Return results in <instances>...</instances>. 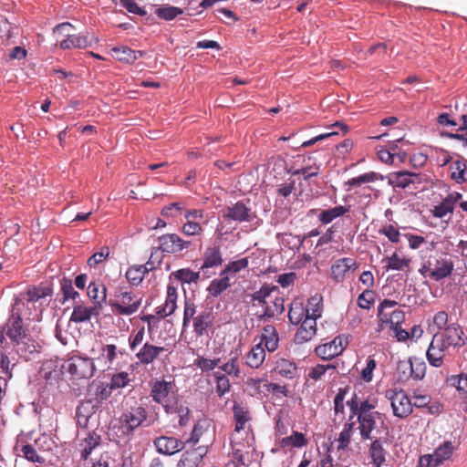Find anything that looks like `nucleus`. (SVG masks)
<instances>
[{"label": "nucleus", "instance_id": "obj_1", "mask_svg": "<svg viewBox=\"0 0 467 467\" xmlns=\"http://www.w3.org/2000/svg\"><path fill=\"white\" fill-rule=\"evenodd\" d=\"M377 405L376 398L368 397L362 400L357 393H354L347 401V406L349 409V420L357 418L355 422L358 423V430L363 441L373 440L375 437L380 436L382 432L389 436V427L383 414L376 410Z\"/></svg>", "mask_w": 467, "mask_h": 467}, {"label": "nucleus", "instance_id": "obj_2", "mask_svg": "<svg viewBox=\"0 0 467 467\" xmlns=\"http://www.w3.org/2000/svg\"><path fill=\"white\" fill-rule=\"evenodd\" d=\"M24 305L22 298H15V302L12 305V315L7 325L6 335L17 346L21 344L26 345V340L29 339L21 318V311Z\"/></svg>", "mask_w": 467, "mask_h": 467}, {"label": "nucleus", "instance_id": "obj_3", "mask_svg": "<svg viewBox=\"0 0 467 467\" xmlns=\"http://www.w3.org/2000/svg\"><path fill=\"white\" fill-rule=\"evenodd\" d=\"M173 381L156 379L150 383V397L161 405L167 413H172L177 404L173 396Z\"/></svg>", "mask_w": 467, "mask_h": 467}, {"label": "nucleus", "instance_id": "obj_4", "mask_svg": "<svg viewBox=\"0 0 467 467\" xmlns=\"http://www.w3.org/2000/svg\"><path fill=\"white\" fill-rule=\"evenodd\" d=\"M73 379H90L96 370L93 359L74 356L69 358L62 366Z\"/></svg>", "mask_w": 467, "mask_h": 467}, {"label": "nucleus", "instance_id": "obj_5", "mask_svg": "<svg viewBox=\"0 0 467 467\" xmlns=\"http://www.w3.org/2000/svg\"><path fill=\"white\" fill-rule=\"evenodd\" d=\"M396 306L397 302L394 300L384 299L380 302L378 306L379 331L384 330L387 327L391 328L401 326L405 321V313L402 310H391V313H387L384 309L385 307H395Z\"/></svg>", "mask_w": 467, "mask_h": 467}, {"label": "nucleus", "instance_id": "obj_6", "mask_svg": "<svg viewBox=\"0 0 467 467\" xmlns=\"http://www.w3.org/2000/svg\"><path fill=\"white\" fill-rule=\"evenodd\" d=\"M141 298L137 297L131 292L120 291L110 299L109 306L114 314L130 316L137 312L140 306Z\"/></svg>", "mask_w": 467, "mask_h": 467}, {"label": "nucleus", "instance_id": "obj_7", "mask_svg": "<svg viewBox=\"0 0 467 467\" xmlns=\"http://www.w3.org/2000/svg\"><path fill=\"white\" fill-rule=\"evenodd\" d=\"M147 410L142 406L131 407L125 410L119 418L122 432L127 435L132 433L143 424L147 420Z\"/></svg>", "mask_w": 467, "mask_h": 467}, {"label": "nucleus", "instance_id": "obj_8", "mask_svg": "<svg viewBox=\"0 0 467 467\" xmlns=\"http://www.w3.org/2000/svg\"><path fill=\"white\" fill-rule=\"evenodd\" d=\"M348 344V337L339 335L330 342L317 346L315 348V353L322 359L330 360L340 355L347 348Z\"/></svg>", "mask_w": 467, "mask_h": 467}, {"label": "nucleus", "instance_id": "obj_9", "mask_svg": "<svg viewBox=\"0 0 467 467\" xmlns=\"http://www.w3.org/2000/svg\"><path fill=\"white\" fill-rule=\"evenodd\" d=\"M158 250L166 254H178L188 249L192 242L182 239L177 234H165L158 238Z\"/></svg>", "mask_w": 467, "mask_h": 467}, {"label": "nucleus", "instance_id": "obj_10", "mask_svg": "<svg viewBox=\"0 0 467 467\" xmlns=\"http://www.w3.org/2000/svg\"><path fill=\"white\" fill-rule=\"evenodd\" d=\"M389 398L395 417L404 419L412 413V402L403 389L393 390Z\"/></svg>", "mask_w": 467, "mask_h": 467}, {"label": "nucleus", "instance_id": "obj_11", "mask_svg": "<svg viewBox=\"0 0 467 467\" xmlns=\"http://www.w3.org/2000/svg\"><path fill=\"white\" fill-rule=\"evenodd\" d=\"M388 182L394 188L406 189L412 185L414 186L413 189L416 190V185L421 184L424 180L420 173L400 171L390 173Z\"/></svg>", "mask_w": 467, "mask_h": 467}, {"label": "nucleus", "instance_id": "obj_12", "mask_svg": "<svg viewBox=\"0 0 467 467\" xmlns=\"http://www.w3.org/2000/svg\"><path fill=\"white\" fill-rule=\"evenodd\" d=\"M437 337L446 343L447 348H462L467 343V337L460 325L452 323L448 325L442 332L435 333Z\"/></svg>", "mask_w": 467, "mask_h": 467}, {"label": "nucleus", "instance_id": "obj_13", "mask_svg": "<svg viewBox=\"0 0 467 467\" xmlns=\"http://www.w3.org/2000/svg\"><path fill=\"white\" fill-rule=\"evenodd\" d=\"M448 349L449 348H447L446 343H443L441 339L434 334L426 351V358L429 364L434 368H441L443 365Z\"/></svg>", "mask_w": 467, "mask_h": 467}, {"label": "nucleus", "instance_id": "obj_14", "mask_svg": "<svg viewBox=\"0 0 467 467\" xmlns=\"http://www.w3.org/2000/svg\"><path fill=\"white\" fill-rule=\"evenodd\" d=\"M98 42L99 39L88 32H83L78 35L71 32L69 38H64L59 41V47L62 49H84L92 47L94 43L97 44Z\"/></svg>", "mask_w": 467, "mask_h": 467}, {"label": "nucleus", "instance_id": "obj_15", "mask_svg": "<svg viewBox=\"0 0 467 467\" xmlns=\"http://www.w3.org/2000/svg\"><path fill=\"white\" fill-rule=\"evenodd\" d=\"M358 264L352 258L343 257L336 260L331 265V277L337 283H341L347 278L348 272L356 271Z\"/></svg>", "mask_w": 467, "mask_h": 467}, {"label": "nucleus", "instance_id": "obj_16", "mask_svg": "<svg viewBox=\"0 0 467 467\" xmlns=\"http://www.w3.org/2000/svg\"><path fill=\"white\" fill-rule=\"evenodd\" d=\"M156 451L160 454L173 455L184 449L185 442L171 436H160L153 441Z\"/></svg>", "mask_w": 467, "mask_h": 467}, {"label": "nucleus", "instance_id": "obj_17", "mask_svg": "<svg viewBox=\"0 0 467 467\" xmlns=\"http://www.w3.org/2000/svg\"><path fill=\"white\" fill-rule=\"evenodd\" d=\"M371 443L368 448L369 457L374 467H381L386 462V456L388 451L384 448V444L388 443V436L385 437H375L370 440Z\"/></svg>", "mask_w": 467, "mask_h": 467}, {"label": "nucleus", "instance_id": "obj_18", "mask_svg": "<svg viewBox=\"0 0 467 467\" xmlns=\"http://www.w3.org/2000/svg\"><path fill=\"white\" fill-rule=\"evenodd\" d=\"M285 309V300L283 297L275 296L274 299L271 297L265 305L263 313L257 316V319L263 322L270 321L281 316Z\"/></svg>", "mask_w": 467, "mask_h": 467}, {"label": "nucleus", "instance_id": "obj_19", "mask_svg": "<svg viewBox=\"0 0 467 467\" xmlns=\"http://www.w3.org/2000/svg\"><path fill=\"white\" fill-rule=\"evenodd\" d=\"M223 217L237 222H250L252 220L251 209L242 201H238L234 205L227 206L223 210Z\"/></svg>", "mask_w": 467, "mask_h": 467}, {"label": "nucleus", "instance_id": "obj_20", "mask_svg": "<svg viewBox=\"0 0 467 467\" xmlns=\"http://www.w3.org/2000/svg\"><path fill=\"white\" fill-rule=\"evenodd\" d=\"M207 453L206 446H199L184 451L177 463V467H199Z\"/></svg>", "mask_w": 467, "mask_h": 467}, {"label": "nucleus", "instance_id": "obj_21", "mask_svg": "<svg viewBox=\"0 0 467 467\" xmlns=\"http://www.w3.org/2000/svg\"><path fill=\"white\" fill-rule=\"evenodd\" d=\"M177 298H178L177 288L171 285H168L165 303L163 305L156 307V309H155L156 315L160 318H163V317L172 315L177 308V304H176Z\"/></svg>", "mask_w": 467, "mask_h": 467}, {"label": "nucleus", "instance_id": "obj_22", "mask_svg": "<svg viewBox=\"0 0 467 467\" xmlns=\"http://www.w3.org/2000/svg\"><path fill=\"white\" fill-rule=\"evenodd\" d=\"M213 315L210 310L201 311L192 321L193 332L198 337L207 335L208 329L213 327Z\"/></svg>", "mask_w": 467, "mask_h": 467}, {"label": "nucleus", "instance_id": "obj_23", "mask_svg": "<svg viewBox=\"0 0 467 467\" xmlns=\"http://www.w3.org/2000/svg\"><path fill=\"white\" fill-rule=\"evenodd\" d=\"M300 324L301 326L295 335V342L296 344L310 341L317 334V321H315V317H306Z\"/></svg>", "mask_w": 467, "mask_h": 467}, {"label": "nucleus", "instance_id": "obj_24", "mask_svg": "<svg viewBox=\"0 0 467 467\" xmlns=\"http://www.w3.org/2000/svg\"><path fill=\"white\" fill-rule=\"evenodd\" d=\"M165 350L163 347H158L146 342L135 353L137 359L143 365L153 363Z\"/></svg>", "mask_w": 467, "mask_h": 467}, {"label": "nucleus", "instance_id": "obj_25", "mask_svg": "<svg viewBox=\"0 0 467 467\" xmlns=\"http://www.w3.org/2000/svg\"><path fill=\"white\" fill-rule=\"evenodd\" d=\"M223 256L220 245L213 244L208 246L202 255V265L201 270L204 271L209 268L221 266L223 264Z\"/></svg>", "mask_w": 467, "mask_h": 467}, {"label": "nucleus", "instance_id": "obj_26", "mask_svg": "<svg viewBox=\"0 0 467 467\" xmlns=\"http://www.w3.org/2000/svg\"><path fill=\"white\" fill-rule=\"evenodd\" d=\"M233 415L234 420V431L240 432L244 430L246 423L252 420L249 408L243 404L234 402L233 406Z\"/></svg>", "mask_w": 467, "mask_h": 467}, {"label": "nucleus", "instance_id": "obj_27", "mask_svg": "<svg viewBox=\"0 0 467 467\" xmlns=\"http://www.w3.org/2000/svg\"><path fill=\"white\" fill-rule=\"evenodd\" d=\"M454 265L451 260L441 258L436 260L433 267L430 269V277L435 281H440L451 275Z\"/></svg>", "mask_w": 467, "mask_h": 467}, {"label": "nucleus", "instance_id": "obj_28", "mask_svg": "<svg viewBox=\"0 0 467 467\" xmlns=\"http://www.w3.org/2000/svg\"><path fill=\"white\" fill-rule=\"evenodd\" d=\"M279 337L276 328L273 325H266L264 327L261 341V346L264 344L265 348L269 352L275 351L278 348Z\"/></svg>", "mask_w": 467, "mask_h": 467}, {"label": "nucleus", "instance_id": "obj_29", "mask_svg": "<svg viewBox=\"0 0 467 467\" xmlns=\"http://www.w3.org/2000/svg\"><path fill=\"white\" fill-rule=\"evenodd\" d=\"M112 56L120 62L132 64L143 56V52L133 50L128 47H115L111 49Z\"/></svg>", "mask_w": 467, "mask_h": 467}, {"label": "nucleus", "instance_id": "obj_30", "mask_svg": "<svg viewBox=\"0 0 467 467\" xmlns=\"http://www.w3.org/2000/svg\"><path fill=\"white\" fill-rule=\"evenodd\" d=\"M93 315H99L97 306L87 307L80 304H76L69 320L74 323H83L90 320Z\"/></svg>", "mask_w": 467, "mask_h": 467}, {"label": "nucleus", "instance_id": "obj_31", "mask_svg": "<svg viewBox=\"0 0 467 467\" xmlns=\"http://www.w3.org/2000/svg\"><path fill=\"white\" fill-rule=\"evenodd\" d=\"M100 435L95 431L89 432L79 443L80 458L86 461L92 451L100 444Z\"/></svg>", "mask_w": 467, "mask_h": 467}, {"label": "nucleus", "instance_id": "obj_32", "mask_svg": "<svg viewBox=\"0 0 467 467\" xmlns=\"http://www.w3.org/2000/svg\"><path fill=\"white\" fill-rule=\"evenodd\" d=\"M265 359V350L261 344H257L246 354L245 363L252 368H258Z\"/></svg>", "mask_w": 467, "mask_h": 467}, {"label": "nucleus", "instance_id": "obj_33", "mask_svg": "<svg viewBox=\"0 0 467 467\" xmlns=\"http://www.w3.org/2000/svg\"><path fill=\"white\" fill-rule=\"evenodd\" d=\"M355 424L356 422L354 420H349V419L348 420L347 422L344 423L343 429L338 434L337 438L338 451H346L349 448L352 440V435L354 432Z\"/></svg>", "mask_w": 467, "mask_h": 467}, {"label": "nucleus", "instance_id": "obj_34", "mask_svg": "<svg viewBox=\"0 0 467 467\" xmlns=\"http://www.w3.org/2000/svg\"><path fill=\"white\" fill-rule=\"evenodd\" d=\"M233 458L237 461L238 465L247 466L251 462L250 451L247 450L249 446L244 444L231 441Z\"/></svg>", "mask_w": 467, "mask_h": 467}, {"label": "nucleus", "instance_id": "obj_35", "mask_svg": "<svg viewBox=\"0 0 467 467\" xmlns=\"http://www.w3.org/2000/svg\"><path fill=\"white\" fill-rule=\"evenodd\" d=\"M307 315V307H306L301 301L295 300L290 304L288 318L292 324H300L306 318Z\"/></svg>", "mask_w": 467, "mask_h": 467}, {"label": "nucleus", "instance_id": "obj_36", "mask_svg": "<svg viewBox=\"0 0 467 467\" xmlns=\"http://www.w3.org/2000/svg\"><path fill=\"white\" fill-rule=\"evenodd\" d=\"M349 210H350L349 205L348 206L338 205V206H335V207L327 209V210H323L318 214V220L323 224H328L333 220L345 215L347 213L349 212Z\"/></svg>", "mask_w": 467, "mask_h": 467}, {"label": "nucleus", "instance_id": "obj_37", "mask_svg": "<svg viewBox=\"0 0 467 467\" xmlns=\"http://www.w3.org/2000/svg\"><path fill=\"white\" fill-rule=\"evenodd\" d=\"M52 289L49 286H33L27 289L26 294H20L17 297L28 302H36L41 298L51 296Z\"/></svg>", "mask_w": 467, "mask_h": 467}, {"label": "nucleus", "instance_id": "obj_38", "mask_svg": "<svg viewBox=\"0 0 467 467\" xmlns=\"http://www.w3.org/2000/svg\"><path fill=\"white\" fill-rule=\"evenodd\" d=\"M399 368L410 369V376L415 380L422 379L426 374V364L420 360L412 362L410 359L409 362H400Z\"/></svg>", "mask_w": 467, "mask_h": 467}, {"label": "nucleus", "instance_id": "obj_39", "mask_svg": "<svg viewBox=\"0 0 467 467\" xmlns=\"http://www.w3.org/2000/svg\"><path fill=\"white\" fill-rule=\"evenodd\" d=\"M384 177L381 174L376 171H369L349 179L348 181L345 182V186H348L349 188L358 187L362 184L382 181Z\"/></svg>", "mask_w": 467, "mask_h": 467}, {"label": "nucleus", "instance_id": "obj_40", "mask_svg": "<svg viewBox=\"0 0 467 467\" xmlns=\"http://www.w3.org/2000/svg\"><path fill=\"white\" fill-rule=\"evenodd\" d=\"M279 444L282 448H302L308 444V440L302 432L293 431L290 436L281 439Z\"/></svg>", "mask_w": 467, "mask_h": 467}, {"label": "nucleus", "instance_id": "obj_41", "mask_svg": "<svg viewBox=\"0 0 467 467\" xmlns=\"http://www.w3.org/2000/svg\"><path fill=\"white\" fill-rule=\"evenodd\" d=\"M274 370L275 373L282 377L293 379L296 373L297 368L294 362L285 358H281L275 362Z\"/></svg>", "mask_w": 467, "mask_h": 467}, {"label": "nucleus", "instance_id": "obj_42", "mask_svg": "<svg viewBox=\"0 0 467 467\" xmlns=\"http://www.w3.org/2000/svg\"><path fill=\"white\" fill-rule=\"evenodd\" d=\"M278 287L269 285H264L258 291L251 295L252 302H257V305L265 306L268 299L272 297V293L277 291Z\"/></svg>", "mask_w": 467, "mask_h": 467}, {"label": "nucleus", "instance_id": "obj_43", "mask_svg": "<svg viewBox=\"0 0 467 467\" xmlns=\"http://www.w3.org/2000/svg\"><path fill=\"white\" fill-rule=\"evenodd\" d=\"M214 380H215V390L216 394L222 398L226 393L230 392L232 385L229 378L223 373L222 371H215L213 373Z\"/></svg>", "mask_w": 467, "mask_h": 467}, {"label": "nucleus", "instance_id": "obj_44", "mask_svg": "<svg viewBox=\"0 0 467 467\" xmlns=\"http://www.w3.org/2000/svg\"><path fill=\"white\" fill-rule=\"evenodd\" d=\"M230 285H231V284H230L229 277L226 275H221L220 278L213 279L210 283V285L207 288V291L209 292V294L212 296L217 297L223 291H225Z\"/></svg>", "mask_w": 467, "mask_h": 467}, {"label": "nucleus", "instance_id": "obj_45", "mask_svg": "<svg viewBox=\"0 0 467 467\" xmlns=\"http://www.w3.org/2000/svg\"><path fill=\"white\" fill-rule=\"evenodd\" d=\"M218 371H222L227 377L239 378L240 377V363L237 356L232 357L227 362L220 365Z\"/></svg>", "mask_w": 467, "mask_h": 467}, {"label": "nucleus", "instance_id": "obj_46", "mask_svg": "<svg viewBox=\"0 0 467 467\" xmlns=\"http://www.w3.org/2000/svg\"><path fill=\"white\" fill-rule=\"evenodd\" d=\"M171 276H173L178 281L190 284L196 283L199 280L200 273L193 272L189 268H182L173 272Z\"/></svg>", "mask_w": 467, "mask_h": 467}, {"label": "nucleus", "instance_id": "obj_47", "mask_svg": "<svg viewBox=\"0 0 467 467\" xmlns=\"http://www.w3.org/2000/svg\"><path fill=\"white\" fill-rule=\"evenodd\" d=\"M181 231L186 236H202L204 230L199 221L185 220V223L181 227Z\"/></svg>", "mask_w": 467, "mask_h": 467}, {"label": "nucleus", "instance_id": "obj_48", "mask_svg": "<svg viewBox=\"0 0 467 467\" xmlns=\"http://www.w3.org/2000/svg\"><path fill=\"white\" fill-rule=\"evenodd\" d=\"M348 387L340 388L333 400L335 414L341 415V418H340V420L338 423H340L342 421L343 417L345 415L344 400L346 398V395L348 394Z\"/></svg>", "mask_w": 467, "mask_h": 467}, {"label": "nucleus", "instance_id": "obj_49", "mask_svg": "<svg viewBox=\"0 0 467 467\" xmlns=\"http://www.w3.org/2000/svg\"><path fill=\"white\" fill-rule=\"evenodd\" d=\"M454 451V446L451 441H444L433 452V455L436 457V461L442 463L444 461L450 459Z\"/></svg>", "mask_w": 467, "mask_h": 467}, {"label": "nucleus", "instance_id": "obj_50", "mask_svg": "<svg viewBox=\"0 0 467 467\" xmlns=\"http://www.w3.org/2000/svg\"><path fill=\"white\" fill-rule=\"evenodd\" d=\"M131 381L130 373L126 371H120L112 375L109 389H116L127 387Z\"/></svg>", "mask_w": 467, "mask_h": 467}, {"label": "nucleus", "instance_id": "obj_51", "mask_svg": "<svg viewBox=\"0 0 467 467\" xmlns=\"http://www.w3.org/2000/svg\"><path fill=\"white\" fill-rule=\"evenodd\" d=\"M221 362V358H207L202 356H199L194 360V365L202 370L203 373H208L210 371H213L216 367H219V364Z\"/></svg>", "mask_w": 467, "mask_h": 467}, {"label": "nucleus", "instance_id": "obj_52", "mask_svg": "<svg viewBox=\"0 0 467 467\" xmlns=\"http://www.w3.org/2000/svg\"><path fill=\"white\" fill-rule=\"evenodd\" d=\"M376 300V294L372 289H365L357 300L358 306L365 310L371 308Z\"/></svg>", "mask_w": 467, "mask_h": 467}, {"label": "nucleus", "instance_id": "obj_53", "mask_svg": "<svg viewBox=\"0 0 467 467\" xmlns=\"http://www.w3.org/2000/svg\"><path fill=\"white\" fill-rule=\"evenodd\" d=\"M156 15L158 17L170 21L174 19L179 15L183 14V10L180 7L176 6H171V5H164L161 7H159L156 10Z\"/></svg>", "mask_w": 467, "mask_h": 467}, {"label": "nucleus", "instance_id": "obj_54", "mask_svg": "<svg viewBox=\"0 0 467 467\" xmlns=\"http://www.w3.org/2000/svg\"><path fill=\"white\" fill-rule=\"evenodd\" d=\"M145 275L140 265H131L126 272V278L131 285H138L142 282Z\"/></svg>", "mask_w": 467, "mask_h": 467}, {"label": "nucleus", "instance_id": "obj_55", "mask_svg": "<svg viewBox=\"0 0 467 467\" xmlns=\"http://www.w3.org/2000/svg\"><path fill=\"white\" fill-rule=\"evenodd\" d=\"M307 317H315V321L322 315V297L312 296L307 301Z\"/></svg>", "mask_w": 467, "mask_h": 467}, {"label": "nucleus", "instance_id": "obj_56", "mask_svg": "<svg viewBox=\"0 0 467 467\" xmlns=\"http://www.w3.org/2000/svg\"><path fill=\"white\" fill-rule=\"evenodd\" d=\"M74 29V26L68 22L61 23L56 26L53 29V36L59 46V41L64 38H69L71 32Z\"/></svg>", "mask_w": 467, "mask_h": 467}, {"label": "nucleus", "instance_id": "obj_57", "mask_svg": "<svg viewBox=\"0 0 467 467\" xmlns=\"http://www.w3.org/2000/svg\"><path fill=\"white\" fill-rule=\"evenodd\" d=\"M60 290L63 295V302L68 299L75 300L79 296V294L74 289L72 281L67 277L61 279Z\"/></svg>", "mask_w": 467, "mask_h": 467}, {"label": "nucleus", "instance_id": "obj_58", "mask_svg": "<svg viewBox=\"0 0 467 467\" xmlns=\"http://www.w3.org/2000/svg\"><path fill=\"white\" fill-rule=\"evenodd\" d=\"M88 296L94 302L99 303L106 299V288L103 285L90 283L88 286Z\"/></svg>", "mask_w": 467, "mask_h": 467}, {"label": "nucleus", "instance_id": "obj_59", "mask_svg": "<svg viewBox=\"0 0 467 467\" xmlns=\"http://www.w3.org/2000/svg\"><path fill=\"white\" fill-rule=\"evenodd\" d=\"M453 385L459 391L461 399L466 404L467 407V375L460 374L456 377H452Z\"/></svg>", "mask_w": 467, "mask_h": 467}, {"label": "nucleus", "instance_id": "obj_60", "mask_svg": "<svg viewBox=\"0 0 467 467\" xmlns=\"http://www.w3.org/2000/svg\"><path fill=\"white\" fill-rule=\"evenodd\" d=\"M248 266V259L242 258L234 262H230L225 265L223 270L221 272L220 275H224L226 274L234 273L236 274L243 269H245Z\"/></svg>", "mask_w": 467, "mask_h": 467}, {"label": "nucleus", "instance_id": "obj_61", "mask_svg": "<svg viewBox=\"0 0 467 467\" xmlns=\"http://www.w3.org/2000/svg\"><path fill=\"white\" fill-rule=\"evenodd\" d=\"M110 255V249L109 246L105 245L100 248L99 252H97L93 254L88 259V265L90 267L96 266L97 265L102 263L107 258H109Z\"/></svg>", "mask_w": 467, "mask_h": 467}, {"label": "nucleus", "instance_id": "obj_62", "mask_svg": "<svg viewBox=\"0 0 467 467\" xmlns=\"http://www.w3.org/2000/svg\"><path fill=\"white\" fill-rule=\"evenodd\" d=\"M145 337V328L141 327L137 331H132L129 337V346L132 352H135L137 348L140 347Z\"/></svg>", "mask_w": 467, "mask_h": 467}, {"label": "nucleus", "instance_id": "obj_63", "mask_svg": "<svg viewBox=\"0 0 467 467\" xmlns=\"http://www.w3.org/2000/svg\"><path fill=\"white\" fill-rule=\"evenodd\" d=\"M379 234L385 235L391 243H399L400 233L398 228L392 224H386L379 229Z\"/></svg>", "mask_w": 467, "mask_h": 467}, {"label": "nucleus", "instance_id": "obj_64", "mask_svg": "<svg viewBox=\"0 0 467 467\" xmlns=\"http://www.w3.org/2000/svg\"><path fill=\"white\" fill-rule=\"evenodd\" d=\"M453 209L454 207L450 203V202L446 198H444L440 204L434 206L431 212L434 217L443 218L448 213H452Z\"/></svg>", "mask_w": 467, "mask_h": 467}]
</instances>
